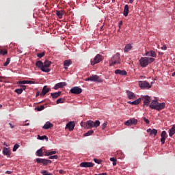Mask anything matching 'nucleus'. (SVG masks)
Returning a JSON list of instances; mask_svg holds the SVG:
<instances>
[{
    "mask_svg": "<svg viewBox=\"0 0 175 175\" xmlns=\"http://www.w3.org/2000/svg\"><path fill=\"white\" fill-rule=\"evenodd\" d=\"M8 53L7 51L5 49H0V55H6Z\"/></svg>",
    "mask_w": 175,
    "mask_h": 175,
    "instance_id": "ea45409f",
    "label": "nucleus"
},
{
    "mask_svg": "<svg viewBox=\"0 0 175 175\" xmlns=\"http://www.w3.org/2000/svg\"><path fill=\"white\" fill-rule=\"evenodd\" d=\"M2 108V105H0V109H1Z\"/></svg>",
    "mask_w": 175,
    "mask_h": 175,
    "instance_id": "774afa93",
    "label": "nucleus"
},
{
    "mask_svg": "<svg viewBox=\"0 0 175 175\" xmlns=\"http://www.w3.org/2000/svg\"><path fill=\"white\" fill-rule=\"evenodd\" d=\"M63 14H64V12H63L62 10L56 11V16H57V17L59 18H63Z\"/></svg>",
    "mask_w": 175,
    "mask_h": 175,
    "instance_id": "72a5a7b5",
    "label": "nucleus"
},
{
    "mask_svg": "<svg viewBox=\"0 0 175 175\" xmlns=\"http://www.w3.org/2000/svg\"><path fill=\"white\" fill-rule=\"evenodd\" d=\"M94 175H107V173L96 174Z\"/></svg>",
    "mask_w": 175,
    "mask_h": 175,
    "instance_id": "13d9d810",
    "label": "nucleus"
},
{
    "mask_svg": "<svg viewBox=\"0 0 175 175\" xmlns=\"http://www.w3.org/2000/svg\"><path fill=\"white\" fill-rule=\"evenodd\" d=\"M38 111H42L43 109H44V106L41 105L37 108Z\"/></svg>",
    "mask_w": 175,
    "mask_h": 175,
    "instance_id": "09e8293b",
    "label": "nucleus"
},
{
    "mask_svg": "<svg viewBox=\"0 0 175 175\" xmlns=\"http://www.w3.org/2000/svg\"><path fill=\"white\" fill-rule=\"evenodd\" d=\"M139 87L142 89L151 88V85L146 81H139Z\"/></svg>",
    "mask_w": 175,
    "mask_h": 175,
    "instance_id": "39448f33",
    "label": "nucleus"
},
{
    "mask_svg": "<svg viewBox=\"0 0 175 175\" xmlns=\"http://www.w3.org/2000/svg\"><path fill=\"white\" fill-rule=\"evenodd\" d=\"M174 134H175V124L174 126H173V127L171 128V129H170V133H169L170 137H172L173 135H174Z\"/></svg>",
    "mask_w": 175,
    "mask_h": 175,
    "instance_id": "473e14b6",
    "label": "nucleus"
},
{
    "mask_svg": "<svg viewBox=\"0 0 175 175\" xmlns=\"http://www.w3.org/2000/svg\"><path fill=\"white\" fill-rule=\"evenodd\" d=\"M132 49V45L131 44H128L125 45V48H124V53H127Z\"/></svg>",
    "mask_w": 175,
    "mask_h": 175,
    "instance_id": "5701e85b",
    "label": "nucleus"
},
{
    "mask_svg": "<svg viewBox=\"0 0 175 175\" xmlns=\"http://www.w3.org/2000/svg\"><path fill=\"white\" fill-rule=\"evenodd\" d=\"M39 96H41V94H40V92H38V93H36V97L38 98Z\"/></svg>",
    "mask_w": 175,
    "mask_h": 175,
    "instance_id": "4d7b16f0",
    "label": "nucleus"
},
{
    "mask_svg": "<svg viewBox=\"0 0 175 175\" xmlns=\"http://www.w3.org/2000/svg\"><path fill=\"white\" fill-rule=\"evenodd\" d=\"M44 152L45 154L44 155L46 157H49L51 155L57 154V152H56V151L49 152V150H44Z\"/></svg>",
    "mask_w": 175,
    "mask_h": 175,
    "instance_id": "c85d7f7f",
    "label": "nucleus"
},
{
    "mask_svg": "<svg viewBox=\"0 0 175 175\" xmlns=\"http://www.w3.org/2000/svg\"><path fill=\"white\" fill-rule=\"evenodd\" d=\"M110 66L120 64V55L118 53L112 57L109 61Z\"/></svg>",
    "mask_w": 175,
    "mask_h": 175,
    "instance_id": "7ed1b4c3",
    "label": "nucleus"
},
{
    "mask_svg": "<svg viewBox=\"0 0 175 175\" xmlns=\"http://www.w3.org/2000/svg\"><path fill=\"white\" fill-rule=\"evenodd\" d=\"M92 134H94V131L93 130H90V131L86 132V133H84V137L90 136Z\"/></svg>",
    "mask_w": 175,
    "mask_h": 175,
    "instance_id": "c9c22d12",
    "label": "nucleus"
},
{
    "mask_svg": "<svg viewBox=\"0 0 175 175\" xmlns=\"http://www.w3.org/2000/svg\"><path fill=\"white\" fill-rule=\"evenodd\" d=\"M84 127L86 129H92V128H95V126H94L92 120H88V121H86V122L84 123Z\"/></svg>",
    "mask_w": 175,
    "mask_h": 175,
    "instance_id": "9d476101",
    "label": "nucleus"
},
{
    "mask_svg": "<svg viewBox=\"0 0 175 175\" xmlns=\"http://www.w3.org/2000/svg\"><path fill=\"white\" fill-rule=\"evenodd\" d=\"M114 74L119 75L120 76H126V71L122 70H114Z\"/></svg>",
    "mask_w": 175,
    "mask_h": 175,
    "instance_id": "dca6fc26",
    "label": "nucleus"
},
{
    "mask_svg": "<svg viewBox=\"0 0 175 175\" xmlns=\"http://www.w3.org/2000/svg\"><path fill=\"white\" fill-rule=\"evenodd\" d=\"M25 90H26V86H22L21 88L15 90V93L20 95V94H23V92Z\"/></svg>",
    "mask_w": 175,
    "mask_h": 175,
    "instance_id": "a878e982",
    "label": "nucleus"
},
{
    "mask_svg": "<svg viewBox=\"0 0 175 175\" xmlns=\"http://www.w3.org/2000/svg\"><path fill=\"white\" fill-rule=\"evenodd\" d=\"M161 49L163 51H166V49H167V47L165 46V45H163L162 47H161Z\"/></svg>",
    "mask_w": 175,
    "mask_h": 175,
    "instance_id": "864d4df0",
    "label": "nucleus"
},
{
    "mask_svg": "<svg viewBox=\"0 0 175 175\" xmlns=\"http://www.w3.org/2000/svg\"><path fill=\"white\" fill-rule=\"evenodd\" d=\"M172 77H175V71L172 74Z\"/></svg>",
    "mask_w": 175,
    "mask_h": 175,
    "instance_id": "338daca9",
    "label": "nucleus"
},
{
    "mask_svg": "<svg viewBox=\"0 0 175 175\" xmlns=\"http://www.w3.org/2000/svg\"><path fill=\"white\" fill-rule=\"evenodd\" d=\"M155 61L154 58H150L148 57H142L140 59H139V65L142 68H146L150 64L154 62Z\"/></svg>",
    "mask_w": 175,
    "mask_h": 175,
    "instance_id": "f03ea898",
    "label": "nucleus"
},
{
    "mask_svg": "<svg viewBox=\"0 0 175 175\" xmlns=\"http://www.w3.org/2000/svg\"><path fill=\"white\" fill-rule=\"evenodd\" d=\"M126 93L127 94V97L130 100H135V94L130 91H126Z\"/></svg>",
    "mask_w": 175,
    "mask_h": 175,
    "instance_id": "a211bd4d",
    "label": "nucleus"
},
{
    "mask_svg": "<svg viewBox=\"0 0 175 175\" xmlns=\"http://www.w3.org/2000/svg\"><path fill=\"white\" fill-rule=\"evenodd\" d=\"M137 122H138V121L137 120H135V119H130L129 120H126L124 122V124H125V126H131L132 125L137 124Z\"/></svg>",
    "mask_w": 175,
    "mask_h": 175,
    "instance_id": "1a4fd4ad",
    "label": "nucleus"
},
{
    "mask_svg": "<svg viewBox=\"0 0 175 175\" xmlns=\"http://www.w3.org/2000/svg\"><path fill=\"white\" fill-rule=\"evenodd\" d=\"M142 100L144 101V105L148 106L151 103V98L149 96H142Z\"/></svg>",
    "mask_w": 175,
    "mask_h": 175,
    "instance_id": "6e6552de",
    "label": "nucleus"
},
{
    "mask_svg": "<svg viewBox=\"0 0 175 175\" xmlns=\"http://www.w3.org/2000/svg\"><path fill=\"white\" fill-rule=\"evenodd\" d=\"M145 56L152 57L155 58L157 57V53H155V52L153 51H147L145 53Z\"/></svg>",
    "mask_w": 175,
    "mask_h": 175,
    "instance_id": "6ab92c4d",
    "label": "nucleus"
},
{
    "mask_svg": "<svg viewBox=\"0 0 175 175\" xmlns=\"http://www.w3.org/2000/svg\"><path fill=\"white\" fill-rule=\"evenodd\" d=\"M44 150L42 148H40V150H38L36 151V156L42 157H43V153H44Z\"/></svg>",
    "mask_w": 175,
    "mask_h": 175,
    "instance_id": "b1692460",
    "label": "nucleus"
},
{
    "mask_svg": "<svg viewBox=\"0 0 175 175\" xmlns=\"http://www.w3.org/2000/svg\"><path fill=\"white\" fill-rule=\"evenodd\" d=\"M36 67L38 68V69L41 70L43 72H51V68H48L51 65V62L46 60L44 62H42V61H38L35 64Z\"/></svg>",
    "mask_w": 175,
    "mask_h": 175,
    "instance_id": "f257e3e1",
    "label": "nucleus"
},
{
    "mask_svg": "<svg viewBox=\"0 0 175 175\" xmlns=\"http://www.w3.org/2000/svg\"><path fill=\"white\" fill-rule=\"evenodd\" d=\"M89 78L92 80V81L101 82V81H100V79H99V77L98 75H92Z\"/></svg>",
    "mask_w": 175,
    "mask_h": 175,
    "instance_id": "4be33fe9",
    "label": "nucleus"
},
{
    "mask_svg": "<svg viewBox=\"0 0 175 175\" xmlns=\"http://www.w3.org/2000/svg\"><path fill=\"white\" fill-rule=\"evenodd\" d=\"M84 124H85V123H83V122H81V126H84Z\"/></svg>",
    "mask_w": 175,
    "mask_h": 175,
    "instance_id": "69168bd1",
    "label": "nucleus"
},
{
    "mask_svg": "<svg viewBox=\"0 0 175 175\" xmlns=\"http://www.w3.org/2000/svg\"><path fill=\"white\" fill-rule=\"evenodd\" d=\"M40 163H42L43 165V166H46V165H48V164L51 163V160H46V161H45L44 162H42Z\"/></svg>",
    "mask_w": 175,
    "mask_h": 175,
    "instance_id": "58836bf2",
    "label": "nucleus"
},
{
    "mask_svg": "<svg viewBox=\"0 0 175 175\" xmlns=\"http://www.w3.org/2000/svg\"><path fill=\"white\" fill-rule=\"evenodd\" d=\"M38 138L40 140H44V139H46V141H48V137L46 135H43V136L38 135Z\"/></svg>",
    "mask_w": 175,
    "mask_h": 175,
    "instance_id": "4c0bfd02",
    "label": "nucleus"
},
{
    "mask_svg": "<svg viewBox=\"0 0 175 175\" xmlns=\"http://www.w3.org/2000/svg\"><path fill=\"white\" fill-rule=\"evenodd\" d=\"M59 172L61 174H64L66 173V172H64L63 170H59Z\"/></svg>",
    "mask_w": 175,
    "mask_h": 175,
    "instance_id": "5fc2aeb1",
    "label": "nucleus"
},
{
    "mask_svg": "<svg viewBox=\"0 0 175 175\" xmlns=\"http://www.w3.org/2000/svg\"><path fill=\"white\" fill-rule=\"evenodd\" d=\"M103 60V56L100 54L96 55L94 56V60H91V66H95L96 64L100 63Z\"/></svg>",
    "mask_w": 175,
    "mask_h": 175,
    "instance_id": "20e7f679",
    "label": "nucleus"
},
{
    "mask_svg": "<svg viewBox=\"0 0 175 175\" xmlns=\"http://www.w3.org/2000/svg\"><path fill=\"white\" fill-rule=\"evenodd\" d=\"M10 129H14V126H13L11 123L9 124Z\"/></svg>",
    "mask_w": 175,
    "mask_h": 175,
    "instance_id": "bf43d9fd",
    "label": "nucleus"
},
{
    "mask_svg": "<svg viewBox=\"0 0 175 175\" xmlns=\"http://www.w3.org/2000/svg\"><path fill=\"white\" fill-rule=\"evenodd\" d=\"M53 125L49 122H46L44 126H43V129H49L51 128H53Z\"/></svg>",
    "mask_w": 175,
    "mask_h": 175,
    "instance_id": "bb28decb",
    "label": "nucleus"
},
{
    "mask_svg": "<svg viewBox=\"0 0 175 175\" xmlns=\"http://www.w3.org/2000/svg\"><path fill=\"white\" fill-rule=\"evenodd\" d=\"M142 102V98H139L138 99L134 100V101H129L127 102V103L131 105H138L139 103H140Z\"/></svg>",
    "mask_w": 175,
    "mask_h": 175,
    "instance_id": "aec40b11",
    "label": "nucleus"
},
{
    "mask_svg": "<svg viewBox=\"0 0 175 175\" xmlns=\"http://www.w3.org/2000/svg\"><path fill=\"white\" fill-rule=\"evenodd\" d=\"M66 128L69 129L70 131L74 130L75 128V122H69L66 124Z\"/></svg>",
    "mask_w": 175,
    "mask_h": 175,
    "instance_id": "ddd939ff",
    "label": "nucleus"
},
{
    "mask_svg": "<svg viewBox=\"0 0 175 175\" xmlns=\"http://www.w3.org/2000/svg\"><path fill=\"white\" fill-rule=\"evenodd\" d=\"M50 91L51 88H46V86L43 87V89H42L41 96H45Z\"/></svg>",
    "mask_w": 175,
    "mask_h": 175,
    "instance_id": "f3484780",
    "label": "nucleus"
},
{
    "mask_svg": "<svg viewBox=\"0 0 175 175\" xmlns=\"http://www.w3.org/2000/svg\"><path fill=\"white\" fill-rule=\"evenodd\" d=\"M18 84H35V82L33 81H20Z\"/></svg>",
    "mask_w": 175,
    "mask_h": 175,
    "instance_id": "7c9ffc66",
    "label": "nucleus"
},
{
    "mask_svg": "<svg viewBox=\"0 0 175 175\" xmlns=\"http://www.w3.org/2000/svg\"><path fill=\"white\" fill-rule=\"evenodd\" d=\"M71 94L79 95L82 93V89L79 87H74L70 90Z\"/></svg>",
    "mask_w": 175,
    "mask_h": 175,
    "instance_id": "0eeeda50",
    "label": "nucleus"
},
{
    "mask_svg": "<svg viewBox=\"0 0 175 175\" xmlns=\"http://www.w3.org/2000/svg\"><path fill=\"white\" fill-rule=\"evenodd\" d=\"M79 166H81V167H94V163H91V162H82L81 163V164H79Z\"/></svg>",
    "mask_w": 175,
    "mask_h": 175,
    "instance_id": "9b49d317",
    "label": "nucleus"
},
{
    "mask_svg": "<svg viewBox=\"0 0 175 175\" xmlns=\"http://www.w3.org/2000/svg\"><path fill=\"white\" fill-rule=\"evenodd\" d=\"M94 163H97V164H100V163H102V160H100V159H94Z\"/></svg>",
    "mask_w": 175,
    "mask_h": 175,
    "instance_id": "49530a36",
    "label": "nucleus"
},
{
    "mask_svg": "<svg viewBox=\"0 0 175 175\" xmlns=\"http://www.w3.org/2000/svg\"><path fill=\"white\" fill-rule=\"evenodd\" d=\"M2 154H3V155H5V157H10V152L9 148H3V150H2Z\"/></svg>",
    "mask_w": 175,
    "mask_h": 175,
    "instance_id": "412c9836",
    "label": "nucleus"
},
{
    "mask_svg": "<svg viewBox=\"0 0 175 175\" xmlns=\"http://www.w3.org/2000/svg\"><path fill=\"white\" fill-rule=\"evenodd\" d=\"M71 64V61L70 60H66L64 62L63 65L64 66V69H68L69 66Z\"/></svg>",
    "mask_w": 175,
    "mask_h": 175,
    "instance_id": "2f4dec72",
    "label": "nucleus"
},
{
    "mask_svg": "<svg viewBox=\"0 0 175 175\" xmlns=\"http://www.w3.org/2000/svg\"><path fill=\"white\" fill-rule=\"evenodd\" d=\"M12 173V171H5V174H11Z\"/></svg>",
    "mask_w": 175,
    "mask_h": 175,
    "instance_id": "6e6d98bb",
    "label": "nucleus"
},
{
    "mask_svg": "<svg viewBox=\"0 0 175 175\" xmlns=\"http://www.w3.org/2000/svg\"><path fill=\"white\" fill-rule=\"evenodd\" d=\"M129 1L130 2L131 4L133 3V1H135V0H129Z\"/></svg>",
    "mask_w": 175,
    "mask_h": 175,
    "instance_id": "e2e57ef3",
    "label": "nucleus"
},
{
    "mask_svg": "<svg viewBox=\"0 0 175 175\" xmlns=\"http://www.w3.org/2000/svg\"><path fill=\"white\" fill-rule=\"evenodd\" d=\"M122 14L124 15V16L127 17V16L129 14V5H125V6L124 7V11L122 12Z\"/></svg>",
    "mask_w": 175,
    "mask_h": 175,
    "instance_id": "393cba45",
    "label": "nucleus"
},
{
    "mask_svg": "<svg viewBox=\"0 0 175 175\" xmlns=\"http://www.w3.org/2000/svg\"><path fill=\"white\" fill-rule=\"evenodd\" d=\"M64 86H66V82L57 83V84L55 85V86L53 87V89L57 90L58 88H62Z\"/></svg>",
    "mask_w": 175,
    "mask_h": 175,
    "instance_id": "2eb2a0df",
    "label": "nucleus"
},
{
    "mask_svg": "<svg viewBox=\"0 0 175 175\" xmlns=\"http://www.w3.org/2000/svg\"><path fill=\"white\" fill-rule=\"evenodd\" d=\"M64 102V98H58L57 100H56V104L63 103Z\"/></svg>",
    "mask_w": 175,
    "mask_h": 175,
    "instance_id": "a18cd8bd",
    "label": "nucleus"
},
{
    "mask_svg": "<svg viewBox=\"0 0 175 175\" xmlns=\"http://www.w3.org/2000/svg\"><path fill=\"white\" fill-rule=\"evenodd\" d=\"M45 55V53L44 52H42L41 53H38L36 54V56L38 57V58H42Z\"/></svg>",
    "mask_w": 175,
    "mask_h": 175,
    "instance_id": "37998d69",
    "label": "nucleus"
},
{
    "mask_svg": "<svg viewBox=\"0 0 175 175\" xmlns=\"http://www.w3.org/2000/svg\"><path fill=\"white\" fill-rule=\"evenodd\" d=\"M147 133H150V136H157V134L158 133V131L153 129H147Z\"/></svg>",
    "mask_w": 175,
    "mask_h": 175,
    "instance_id": "4468645a",
    "label": "nucleus"
},
{
    "mask_svg": "<svg viewBox=\"0 0 175 175\" xmlns=\"http://www.w3.org/2000/svg\"><path fill=\"white\" fill-rule=\"evenodd\" d=\"M144 122H146L147 124H150V120L146 119V118H144Z\"/></svg>",
    "mask_w": 175,
    "mask_h": 175,
    "instance_id": "3c124183",
    "label": "nucleus"
},
{
    "mask_svg": "<svg viewBox=\"0 0 175 175\" xmlns=\"http://www.w3.org/2000/svg\"><path fill=\"white\" fill-rule=\"evenodd\" d=\"M47 161L46 159H42V158H37L36 159V162L38 163H43L44 161Z\"/></svg>",
    "mask_w": 175,
    "mask_h": 175,
    "instance_id": "e433bc0d",
    "label": "nucleus"
},
{
    "mask_svg": "<svg viewBox=\"0 0 175 175\" xmlns=\"http://www.w3.org/2000/svg\"><path fill=\"white\" fill-rule=\"evenodd\" d=\"M42 175H53V174L49 172L48 171L43 170L41 172Z\"/></svg>",
    "mask_w": 175,
    "mask_h": 175,
    "instance_id": "a19ab883",
    "label": "nucleus"
},
{
    "mask_svg": "<svg viewBox=\"0 0 175 175\" xmlns=\"http://www.w3.org/2000/svg\"><path fill=\"white\" fill-rule=\"evenodd\" d=\"M161 105V103H159L158 100L155 98L154 100H152L150 105V107Z\"/></svg>",
    "mask_w": 175,
    "mask_h": 175,
    "instance_id": "cd10ccee",
    "label": "nucleus"
},
{
    "mask_svg": "<svg viewBox=\"0 0 175 175\" xmlns=\"http://www.w3.org/2000/svg\"><path fill=\"white\" fill-rule=\"evenodd\" d=\"M57 155L50 156L49 159H57Z\"/></svg>",
    "mask_w": 175,
    "mask_h": 175,
    "instance_id": "8fccbe9b",
    "label": "nucleus"
},
{
    "mask_svg": "<svg viewBox=\"0 0 175 175\" xmlns=\"http://www.w3.org/2000/svg\"><path fill=\"white\" fill-rule=\"evenodd\" d=\"M110 161L117 162V159H116V158H114V157H111L110 158Z\"/></svg>",
    "mask_w": 175,
    "mask_h": 175,
    "instance_id": "603ef678",
    "label": "nucleus"
},
{
    "mask_svg": "<svg viewBox=\"0 0 175 175\" xmlns=\"http://www.w3.org/2000/svg\"><path fill=\"white\" fill-rule=\"evenodd\" d=\"M112 165H113V166H116V165H117L116 161H115V162L112 163Z\"/></svg>",
    "mask_w": 175,
    "mask_h": 175,
    "instance_id": "0e129e2a",
    "label": "nucleus"
},
{
    "mask_svg": "<svg viewBox=\"0 0 175 175\" xmlns=\"http://www.w3.org/2000/svg\"><path fill=\"white\" fill-rule=\"evenodd\" d=\"M61 94H62L61 92H58L56 93H51V96L53 99H56L61 96Z\"/></svg>",
    "mask_w": 175,
    "mask_h": 175,
    "instance_id": "c756f323",
    "label": "nucleus"
},
{
    "mask_svg": "<svg viewBox=\"0 0 175 175\" xmlns=\"http://www.w3.org/2000/svg\"><path fill=\"white\" fill-rule=\"evenodd\" d=\"M10 63V58H7V60H5V62L3 63V66L6 67L8 66Z\"/></svg>",
    "mask_w": 175,
    "mask_h": 175,
    "instance_id": "79ce46f5",
    "label": "nucleus"
},
{
    "mask_svg": "<svg viewBox=\"0 0 175 175\" xmlns=\"http://www.w3.org/2000/svg\"><path fill=\"white\" fill-rule=\"evenodd\" d=\"M85 81H92L91 78H88L85 79Z\"/></svg>",
    "mask_w": 175,
    "mask_h": 175,
    "instance_id": "052dcab7",
    "label": "nucleus"
},
{
    "mask_svg": "<svg viewBox=\"0 0 175 175\" xmlns=\"http://www.w3.org/2000/svg\"><path fill=\"white\" fill-rule=\"evenodd\" d=\"M166 138H167V133H166V131H163V132H161V144H165V141L166 140Z\"/></svg>",
    "mask_w": 175,
    "mask_h": 175,
    "instance_id": "f8f14e48",
    "label": "nucleus"
},
{
    "mask_svg": "<svg viewBox=\"0 0 175 175\" xmlns=\"http://www.w3.org/2000/svg\"><path fill=\"white\" fill-rule=\"evenodd\" d=\"M150 109H154L158 111H162L165 109V103H161V104H159V105H154L153 107H150Z\"/></svg>",
    "mask_w": 175,
    "mask_h": 175,
    "instance_id": "423d86ee",
    "label": "nucleus"
},
{
    "mask_svg": "<svg viewBox=\"0 0 175 175\" xmlns=\"http://www.w3.org/2000/svg\"><path fill=\"white\" fill-rule=\"evenodd\" d=\"M122 25V21L119 22V27H120Z\"/></svg>",
    "mask_w": 175,
    "mask_h": 175,
    "instance_id": "680f3d73",
    "label": "nucleus"
},
{
    "mask_svg": "<svg viewBox=\"0 0 175 175\" xmlns=\"http://www.w3.org/2000/svg\"><path fill=\"white\" fill-rule=\"evenodd\" d=\"M107 122H105L104 123H103L102 124V130H104L107 128Z\"/></svg>",
    "mask_w": 175,
    "mask_h": 175,
    "instance_id": "de8ad7c7",
    "label": "nucleus"
},
{
    "mask_svg": "<svg viewBox=\"0 0 175 175\" xmlns=\"http://www.w3.org/2000/svg\"><path fill=\"white\" fill-rule=\"evenodd\" d=\"M93 124L94 128H98L99 125L100 124V122H99V120H96L93 122Z\"/></svg>",
    "mask_w": 175,
    "mask_h": 175,
    "instance_id": "f704fd0d",
    "label": "nucleus"
},
{
    "mask_svg": "<svg viewBox=\"0 0 175 175\" xmlns=\"http://www.w3.org/2000/svg\"><path fill=\"white\" fill-rule=\"evenodd\" d=\"M20 146L18 144H15L13 147V152H16Z\"/></svg>",
    "mask_w": 175,
    "mask_h": 175,
    "instance_id": "c03bdc74",
    "label": "nucleus"
}]
</instances>
